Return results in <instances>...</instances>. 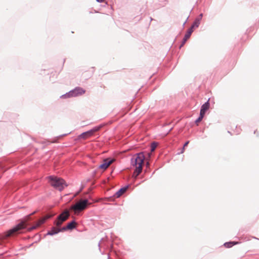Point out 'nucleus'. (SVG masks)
I'll return each instance as SVG.
<instances>
[{"instance_id":"18","label":"nucleus","mask_w":259,"mask_h":259,"mask_svg":"<svg viewBox=\"0 0 259 259\" xmlns=\"http://www.w3.org/2000/svg\"><path fill=\"white\" fill-rule=\"evenodd\" d=\"M189 143V141H187V142H186L185 143V144H184V146H183V148L182 151V152H181V153H183L184 152V151H185V147H186V146L188 145Z\"/></svg>"},{"instance_id":"2","label":"nucleus","mask_w":259,"mask_h":259,"mask_svg":"<svg viewBox=\"0 0 259 259\" xmlns=\"http://www.w3.org/2000/svg\"><path fill=\"white\" fill-rule=\"evenodd\" d=\"M145 159V157L143 152L136 154L132 158L131 164L136 168L133 174V177L135 178L142 172Z\"/></svg>"},{"instance_id":"7","label":"nucleus","mask_w":259,"mask_h":259,"mask_svg":"<svg viewBox=\"0 0 259 259\" xmlns=\"http://www.w3.org/2000/svg\"><path fill=\"white\" fill-rule=\"evenodd\" d=\"M114 161V159L107 158L103 161L99 167L100 169L105 170L106 169L110 164H111Z\"/></svg>"},{"instance_id":"22","label":"nucleus","mask_w":259,"mask_h":259,"mask_svg":"<svg viewBox=\"0 0 259 259\" xmlns=\"http://www.w3.org/2000/svg\"><path fill=\"white\" fill-rule=\"evenodd\" d=\"M202 17V14H201L199 15V18H198V19H199L200 20L201 19Z\"/></svg>"},{"instance_id":"5","label":"nucleus","mask_w":259,"mask_h":259,"mask_svg":"<svg viewBox=\"0 0 259 259\" xmlns=\"http://www.w3.org/2000/svg\"><path fill=\"white\" fill-rule=\"evenodd\" d=\"M69 217V212L68 210H65L60 214L56 221V225L57 227L60 226L63 222L65 221Z\"/></svg>"},{"instance_id":"1","label":"nucleus","mask_w":259,"mask_h":259,"mask_svg":"<svg viewBox=\"0 0 259 259\" xmlns=\"http://www.w3.org/2000/svg\"><path fill=\"white\" fill-rule=\"evenodd\" d=\"M35 211L27 215L24 221H22L20 223L18 224L15 227L12 229L5 232L4 234L0 235V244L2 243V240L5 239L7 238L13 236L19 233V232L26 227V222L30 219V216L34 214Z\"/></svg>"},{"instance_id":"14","label":"nucleus","mask_w":259,"mask_h":259,"mask_svg":"<svg viewBox=\"0 0 259 259\" xmlns=\"http://www.w3.org/2000/svg\"><path fill=\"white\" fill-rule=\"evenodd\" d=\"M191 35V34L190 33V32L188 33L187 32L186 34H185V35L184 36V38L183 41V43L181 45V47L182 46H183L184 45V44L186 42V41L187 40V39H188L190 38Z\"/></svg>"},{"instance_id":"6","label":"nucleus","mask_w":259,"mask_h":259,"mask_svg":"<svg viewBox=\"0 0 259 259\" xmlns=\"http://www.w3.org/2000/svg\"><path fill=\"white\" fill-rule=\"evenodd\" d=\"M85 91L81 88H76L73 90L70 91L66 96L68 97H76L84 94Z\"/></svg>"},{"instance_id":"20","label":"nucleus","mask_w":259,"mask_h":259,"mask_svg":"<svg viewBox=\"0 0 259 259\" xmlns=\"http://www.w3.org/2000/svg\"><path fill=\"white\" fill-rule=\"evenodd\" d=\"M194 27H192V26H191V28H190V29L187 31V32H188V33H189V32H190V33L191 34H192V32H193V29H194Z\"/></svg>"},{"instance_id":"13","label":"nucleus","mask_w":259,"mask_h":259,"mask_svg":"<svg viewBox=\"0 0 259 259\" xmlns=\"http://www.w3.org/2000/svg\"><path fill=\"white\" fill-rule=\"evenodd\" d=\"M60 231H62L61 230V229H59L57 228L54 227L52 228L51 231L48 233V234L51 235H54V234L58 233Z\"/></svg>"},{"instance_id":"23","label":"nucleus","mask_w":259,"mask_h":259,"mask_svg":"<svg viewBox=\"0 0 259 259\" xmlns=\"http://www.w3.org/2000/svg\"><path fill=\"white\" fill-rule=\"evenodd\" d=\"M149 164V162H147V165H148Z\"/></svg>"},{"instance_id":"9","label":"nucleus","mask_w":259,"mask_h":259,"mask_svg":"<svg viewBox=\"0 0 259 259\" xmlns=\"http://www.w3.org/2000/svg\"><path fill=\"white\" fill-rule=\"evenodd\" d=\"M99 128L95 127L90 131H89L88 132H84V133L81 134L79 136V137L80 138H82L84 139H88L89 137L92 136L96 132H97V131L99 130Z\"/></svg>"},{"instance_id":"21","label":"nucleus","mask_w":259,"mask_h":259,"mask_svg":"<svg viewBox=\"0 0 259 259\" xmlns=\"http://www.w3.org/2000/svg\"><path fill=\"white\" fill-rule=\"evenodd\" d=\"M99 3H103L104 2L105 0H96Z\"/></svg>"},{"instance_id":"10","label":"nucleus","mask_w":259,"mask_h":259,"mask_svg":"<svg viewBox=\"0 0 259 259\" xmlns=\"http://www.w3.org/2000/svg\"><path fill=\"white\" fill-rule=\"evenodd\" d=\"M77 223L75 221H72L67 224L66 227L61 229L62 231H66L67 230H72L76 228Z\"/></svg>"},{"instance_id":"3","label":"nucleus","mask_w":259,"mask_h":259,"mask_svg":"<svg viewBox=\"0 0 259 259\" xmlns=\"http://www.w3.org/2000/svg\"><path fill=\"white\" fill-rule=\"evenodd\" d=\"M48 179L50 185L59 191H62L67 186L65 181L60 178L52 176L48 177Z\"/></svg>"},{"instance_id":"19","label":"nucleus","mask_w":259,"mask_h":259,"mask_svg":"<svg viewBox=\"0 0 259 259\" xmlns=\"http://www.w3.org/2000/svg\"><path fill=\"white\" fill-rule=\"evenodd\" d=\"M233 244H234L233 242L227 243L225 244V245L227 247H230L232 246Z\"/></svg>"},{"instance_id":"12","label":"nucleus","mask_w":259,"mask_h":259,"mask_svg":"<svg viewBox=\"0 0 259 259\" xmlns=\"http://www.w3.org/2000/svg\"><path fill=\"white\" fill-rule=\"evenodd\" d=\"M128 188V187H125L121 188L120 190H119L114 195V196L116 198H119L123 194H124L126 191L127 190Z\"/></svg>"},{"instance_id":"15","label":"nucleus","mask_w":259,"mask_h":259,"mask_svg":"<svg viewBox=\"0 0 259 259\" xmlns=\"http://www.w3.org/2000/svg\"><path fill=\"white\" fill-rule=\"evenodd\" d=\"M200 21L199 19H196L194 22L193 23V25H192V27L194 28H197L200 25Z\"/></svg>"},{"instance_id":"16","label":"nucleus","mask_w":259,"mask_h":259,"mask_svg":"<svg viewBox=\"0 0 259 259\" xmlns=\"http://www.w3.org/2000/svg\"><path fill=\"white\" fill-rule=\"evenodd\" d=\"M204 116V115H201V114H200V116H199V118L197 119H196L195 121V122L197 125H198V123L202 120Z\"/></svg>"},{"instance_id":"11","label":"nucleus","mask_w":259,"mask_h":259,"mask_svg":"<svg viewBox=\"0 0 259 259\" xmlns=\"http://www.w3.org/2000/svg\"><path fill=\"white\" fill-rule=\"evenodd\" d=\"M209 107V103L208 101H207L201 106L200 114L204 115L206 111L208 109Z\"/></svg>"},{"instance_id":"8","label":"nucleus","mask_w":259,"mask_h":259,"mask_svg":"<svg viewBox=\"0 0 259 259\" xmlns=\"http://www.w3.org/2000/svg\"><path fill=\"white\" fill-rule=\"evenodd\" d=\"M52 217V215L47 214L46 216H45L44 217L41 218L37 222H36L35 223V225L31 229H30V230L35 229L36 228L38 227L41 224H44L46 222V220L51 218Z\"/></svg>"},{"instance_id":"4","label":"nucleus","mask_w":259,"mask_h":259,"mask_svg":"<svg viewBox=\"0 0 259 259\" xmlns=\"http://www.w3.org/2000/svg\"><path fill=\"white\" fill-rule=\"evenodd\" d=\"M89 204L90 203L88 200H80L72 205L71 209H73L75 212H79L86 209Z\"/></svg>"},{"instance_id":"17","label":"nucleus","mask_w":259,"mask_h":259,"mask_svg":"<svg viewBox=\"0 0 259 259\" xmlns=\"http://www.w3.org/2000/svg\"><path fill=\"white\" fill-rule=\"evenodd\" d=\"M156 147H157V143H152L151 146V152L154 151L155 150V148H156Z\"/></svg>"}]
</instances>
